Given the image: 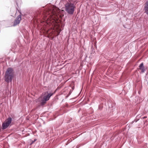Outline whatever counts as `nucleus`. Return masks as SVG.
Segmentation results:
<instances>
[{"mask_svg":"<svg viewBox=\"0 0 148 148\" xmlns=\"http://www.w3.org/2000/svg\"><path fill=\"white\" fill-rule=\"evenodd\" d=\"M60 12L59 9L54 6H52L48 9L45 10L42 15L43 21L49 25H53L52 23L56 21V19L58 17V13Z\"/></svg>","mask_w":148,"mask_h":148,"instance_id":"obj_1","label":"nucleus"},{"mask_svg":"<svg viewBox=\"0 0 148 148\" xmlns=\"http://www.w3.org/2000/svg\"><path fill=\"white\" fill-rule=\"evenodd\" d=\"M14 77V71L12 69L8 68L4 76L5 81L8 83L11 82Z\"/></svg>","mask_w":148,"mask_h":148,"instance_id":"obj_2","label":"nucleus"},{"mask_svg":"<svg viewBox=\"0 0 148 148\" xmlns=\"http://www.w3.org/2000/svg\"><path fill=\"white\" fill-rule=\"evenodd\" d=\"M53 95V93H49L48 91H46L42 93V95L43 96V99L41 101L40 105L42 106L45 104L46 103V102L49 99L50 97Z\"/></svg>","mask_w":148,"mask_h":148,"instance_id":"obj_3","label":"nucleus"},{"mask_svg":"<svg viewBox=\"0 0 148 148\" xmlns=\"http://www.w3.org/2000/svg\"><path fill=\"white\" fill-rule=\"evenodd\" d=\"M75 8L74 5L71 3H67L65 5V10L69 14H73Z\"/></svg>","mask_w":148,"mask_h":148,"instance_id":"obj_4","label":"nucleus"},{"mask_svg":"<svg viewBox=\"0 0 148 148\" xmlns=\"http://www.w3.org/2000/svg\"><path fill=\"white\" fill-rule=\"evenodd\" d=\"M11 121L12 119L11 118H9L7 119L2 124V129H5L10 124Z\"/></svg>","mask_w":148,"mask_h":148,"instance_id":"obj_5","label":"nucleus"},{"mask_svg":"<svg viewBox=\"0 0 148 148\" xmlns=\"http://www.w3.org/2000/svg\"><path fill=\"white\" fill-rule=\"evenodd\" d=\"M21 20V15H19L15 19L13 23V26H15L19 24Z\"/></svg>","mask_w":148,"mask_h":148,"instance_id":"obj_6","label":"nucleus"},{"mask_svg":"<svg viewBox=\"0 0 148 148\" xmlns=\"http://www.w3.org/2000/svg\"><path fill=\"white\" fill-rule=\"evenodd\" d=\"M139 69L140 70L141 72L142 73H144L145 71L143 63H142L139 65Z\"/></svg>","mask_w":148,"mask_h":148,"instance_id":"obj_7","label":"nucleus"},{"mask_svg":"<svg viewBox=\"0 0 148 148\" xmlns=\"http://www.w3.org/2000/svg\"><path fill=\"white\" fill-rule=\"evenodd\" d=\"M51 31L49 30H45L44 33L47 35L46 36L49 37L50 36H51Z\"/></svg>","mask_w":148,"mask_h":148,"instance_id":"obj_8","label":"nucleus"},{"mask_svg":"<svg viewBox=\"0 0 148 148\" xmlns=\"http://www.w3.org/2000/svg\"><path fill=\"white\" fill-rule=\"evenodd\" d=\"M144 9L145 13L148 15V1H147L145 3Z\"/></svg>","mask_w":148,"mask_h":148,"instance_id":"obj_9","label":"nucleus"},{"mask_svg":"<svg viewBox=\"0 0 148 148\" xmlns=\"http://www.w3.org/2000/svg\"><path fill=\"white\" fill-rule=\"evenodd\" d=\"M36 15H35V19H39L41 17L40 16V12L39 11H38L36 13Z\"/></svg>","mask_w":148,"mask_h":148,"instance_id":"obj_10","label":"nucleus"},{"mask_svg":"<svg viewBox=\"0 0 148 148\" xmlns=\"http://www.w3.org/2000/svg\"><path fill=\"white\" fill-rule=\"evenodd\" d=\"M40 97H39V99H40Z\"/></svg>","mask_w":148,"mask_h":148,"instance_id":"obj_11","label":"nucleus"}]
</instances>
